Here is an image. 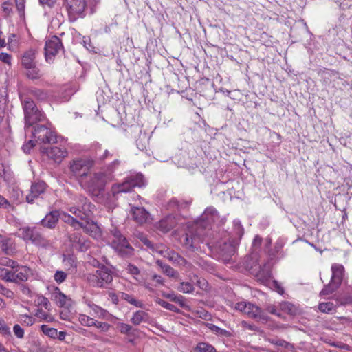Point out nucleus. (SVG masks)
Masks as SVG:
<instances>
[{
    "mask_svg": "<svg viewBox=\"0 0 352 352\" xmlns=\"http://www.w3.org/2000/svg\"><path fill=\"white\" fill-rule=\"evenodd\" d=\"M75 205L68 208L69 211L79 219L80 222L78 229L82 228L84 232L94 238L100 236L98 226L94 221H90L95 206L88 199L82 195L76 196Z\"/></svg>",
    "mask_w": 352,
    "mask_h": 352,
    "instance_id": "f257e3e1",
    "label": "nucleus"
},
{
    "mask_svg": "<svg viewBox=\"0 0 352 352\" xmlns=\"http://www.w3.org/2000/svg\"><path fill=\"white\" fill-rule=\"evenodd\" d=\"M112 180V175L104 172L89 173L79 183L80 187L94 199H99L104 191L106 185Z\"/></svg>",
    "mask_w": 352,
    "mask_h": 352,
    "instance_id": "f03ea898",
    "label": "nucleus"
},
{
    "mask_svg": "<svg viewBox=\"0 0 352 352\" xmlns=\"http://www.w3.org/2000/svg\"><path fill=\"white\" fill-rule=\"evenodd\" d=\"M94 165V161L89 157H78L69 162V169L79 184L90 173Z\"/></svg>",
    "mask_w": 352,
    "mask_h": 352,
    "instance_id": "7ed1b4c3",
    "label": "nucleus"
},
{
    "mask_svg": "<svg viewBox=\"0 0 352 352\" xmlns=\"http://www.w3.org/2000/svg\"><path fill=\"white\" fill-rule=\"evenodd\" d=\"M88 283L96 287H107L113 280V272L107 266L101 265L93 273L86 276Z\"/></svg>",
    "mask_w": 352,
    "mask_h": 352,
    "instance_id": "20e7f679",
    "label": "nucleus"
},
{
    "mask_svg": "<svg viewBox=\"0 0 352 352\" xmlns=\"http://www.w3.org/2000/svg\"><path fill=\"white\" fill-rule=\"evenodd\" d=\"M24 111L25 126H31L45 119L44 113L38 109L34 101L29 98H21Z\"/></svg>",
    "mask_w": 352,
    "mask_h": 352,
    "instance_id": "39448f33",
    "label": "nucleus"
},
{
    "mask_svg": "<svg viewBox=\"0 0 352 352\" xmlns=\"http://www.w3.org/2000/svg\"><path fill=\"white\" fill-rule=\"evenodd\" d=\"M144 185L143 175L135 173L127 176L122 183L112 186L111 191L113 195L121 192H129L135 187H141Z\"/></svg>",
    "mask_w": 352,
    "mask_h": 352,
    "instance_id": "423d86ee",
    "label": "nucleus"
},
{
    "mask_svg": "<svg viewBox=\"0 0 352 352\" xmlns=\"http://www.w3.org/2000/svg\"><path fill=\"white\" fill-rule=\"evenodd\" d=\"M19 234L25 241H31L37 246L49 248L52 245V243L45 238L35 227H23L19 229Z\"/></svg>",
    "mask_w": 352,
    "mask_h": 352,
    "instance_id": "0eeeda50",
    "label": "nucleus"
},
{
    "mask_svg": "<svg viewBox=\"0 0 352 352\" xmlns=\"http://www.w3.org/2000/svg\"><path fill=\"white\" fill-rule=\"evenodd\" d=\"M234 308L256 320L262 322L267 320V317L263 311L259 307L251 302L245 301L239 302L234 304Z\"/></svg>",
    "mask_w": 352,
    "mask_h": 352,
    "instance_id": "6e6552de",
    "label": "nucleus"
},
{
    "mask_svg": "<svg viewBox=\"0 0 352 352\" xmlns=\"http://www.w3.org/2000/svg\"><path fill=\"white\" fill-rule=\"evenodd\" d=\"M63 6L67 11L70 21L82 17L87 6L85 0H63Z\"/></svg>",
    "mask_w": 352,
    "mask_h": 352,
    "instance_id": "1a4fd4ad",
    "label": "nucleus"
},
{
    "mask_svg": "<svg viewBox=\"0 0 352 352\" xmlns=\"http://www.w3.org/2000/svg\"><path fill=\"white\" fill-rule=\"evenodd\" d=\"M113 239L111 245L121 256H126L132 254L133 248L130 245L127 240L120 232L116 230L112 231Z\"/></svg>",
    "mask_w": 352,
    "mask_h": 352,
    "instance_id": "9d476101",
    "label": "nucleus"
},
{
    "mask_svg": "<svg viewBox=\"0 0 352 352\" xmlns=\"http://www.w3.org/2000/svg\"><path fill=\"white\" fill-rule=\"evenodd\" d=\"M155 251L157 254L162 255L164 258H166L174 264L182 266L190 265L184 258L165 245H160L157 246Z\"/></svg>",
    "mask_w": 352,
    "mask_h": 352,
    "instance_id": "9b49d317",
    "label": "nucleus"
},
{
    "mask_svg": "<svg viewBox=\"0 0 352 352\" xmlns=\"http://www.w3.org/2000/svg\"><path fill=\"white\" fill-rule=\"evenodd\" d=\"M32 133L34 138L41 142L49 144L56 142L55 133L43 125L37 126Z\"/></svg>",
    "mask_w": 352,
    "mask_h": 352,
    "instance_id": "f8f14e48",
    "label": "nucleus"
},
{
    "mask_svg": "<svg viewBox=\"0 0 352 352\" xmlns=\"http://www.w3.org/2000/svg\"><path fill=\"white\" fill-rule=\"evenodd\" d=\"M62 50H63V46L60 39L56 36H52L45 43V53L46 60L49 62Z\"/></svg>",
    "mask_w": 352,
    "mask_h": 352,
    "instance_id": "ddd939ff",
    "label": "nucleus"
},
{
    "mask_svg": "<svg viewBox=\"0 0 352 352\" xmlns=\"http://www.w3.org/2000/svg\"><path fill=\"white\" fill-rule=\"evenodd\" d=\"M239 245V240H229L225 242L219 248V258L225 263L231 261L232 256L235 254Z\"/></svg>",
    "mask_w": 352,
    "mask_h": 352,
    "instance_id": "4468645a",
    "label": "nucleus"
},
{
    "mask_svg": "<svg viewBox=\"0 0 352 352\" xmlns=\"http://www.w3.org/2000/svg\"><path fill=\"white\" fill-rule=\"evenodd\" d=\"M126 270L133 276V278L138 284L143 285L144 288L148 291H153L152 285L146 281L145 278L141 274L140 269L137 266L133 264L129 263L126 267Z\"/></svg>",
    "mask_w": 352,
    "mask_h": 352,
    "instance_id": "2eb2a0df",
    "label": "nucleus"
},
{
    "mask_svg": "<svg viewBox=\"0 0 352 352\" xmlns=\"http://www.w3.org/2000/svg\"><path fill=\"white\" fill-rule=\"evenodd\" d=\"M182 244L183 245L190 250H195L198 248V246L202 239L197 234H195L192 230H188L183 236Z\"/></svg>",
    "mask_w": 352,
    "mask_h": 352,
    "instance_id": "dca6fc26",
    "label": "nucleus"
},
{
    "mask_svg": "<svg viewBox=\"0 0 352 352\" xmlns=\"http://www.w3.org/2000/svg\"><path fill=\"white\" fill-rule=\"evenodd\" d=\"M46 190V184L44 182H36L32 184L30 193L26 196L28 203H33L35 199L40 197Z\"/></svg>",
    "mask_w": 352,
    "mask_h": 352,
    "instance_id": "f3484780",
    "label": "nucleus"
},
{
    "mask_svg": "<svg viewBox=\"0 0 352 352\" xmlns=\"http://www.w3.org/2000/svg\"><path fill=\"white\" fill-rule=\"evenodd\" d=\"M45 153L50 159L56 163H60L68 155L67 149L58 146H52L47 148Z\"/></svg>",
    "mask_w": 352,
    "mask_h": 352,
    "instance_id": "a211bd4d",
    "label": "nucleus"
},
{
    "mask_svg": "<svg viewBox=\"0 0 352 352\" xmlns=\"http://www.w3.org/2000/svg\"><path fill=\"white\" fill-rule=\"evenodd\" d=\"M51 299L60 307L67 306L69 305V302L71 301V299L62 293L60 289L57 287H53L51 292Z\"/></svg>",
    "mask_w": 352,
    "mask_h": 352,
    "instance_id": "6ab92c4d",
    "label": "nucleus"
},
{
    "mask_svg": "<svg viewBox=\"0 0 352 352\" xmlns=\"http://www.w3.org/2000/svg\"><path fill=\"white\" fill-rule=\"evenodd\" d=\"M69 239L72 245L81 252L86 251L90 247V241L78 233L72 234Z\"/></svg>",
    "mask_w": 352,
    "mask_h": 352,
    "instance_id": "aec40b11",
    "label": "nucleus"
},
{
    "mask_svg": "<svg viewBox=\"0 0 352 352\" xmlns=\"http://www.w3.org/2000/svg\"><path fill=\"white\" fill-rule=\"evenodd\" d=\"M219 219V212L212 206L208 207L201 216V219L207 224L215 223Z\"/></svg>",
    "mask_w": 352,
    "mask_h": 352,
    "instance_id": "412c9836",
    "label": "nucleus"
},
{
    "mask_svg": "<svg viewBox=\"0 0 352 352\" xmlns=\"http://www.w3.org/2000/svg\"><path fill=\"white\" fill-rule=\"evenodd\" d=\"M331 272L332 275L331 280L333 284H336V285H340L344 272V266L341 264L334 263L331 265Z\"/></svg>",
    "mask_w": 352,
    "mask_h": 352,
    "instance_id": "4be33fe9",
    "label": "nucleus"
},
{
    "mask_svg": "<svg viewBox=\"0 0 352 352\" xmlns=\"http://www.w3.org/2000/svg\"><path fill=\"white\" fill-rule=\"evenodd\" d=\"M131 212L133 219L139 224L144 223L148 219L149 213L144 208H132Z\"/></svg>",
    "mask_w": 352,
    "mask_h": 352,
    "instance_id": "5701e85b",
    "label": "nucleus"
},
{
    "mask_svg": "<svg viewBox=\"0 0 352 352\" xmlns=\"http://www.w3.org/2000/svg\"><path fill=\"white\" fill-rule=\"evenodd\" d=\"M88 306L91 309L94 315L101 319L113 321L116 318L107 310L94 303L89 302Z\"/></svg>",
    "mask_w": 352,
    "mask_h": 352,
    "instance_id": "b1692460",
    "label": "nucleus"
},
{
    "mask_svg": "<svg viewBox=\"0 0 352 352\" xmlns=\"http://www.w3.org/2000/svg\"><path fill=\"white\" fill-rule=\"evenodd\" d=\"M31 274L30 269L27 266H19L14 269V278L15 281L14 283H19L21 281L28 280L30 274Z\"/></svg>",
    "mask_w": 352,
    "mask_h": 352,
    "instance_id": "393cba45",
    "label": "nucleus"
},
{
    "mask_svg": "<svg viewBox=\"0 0 352 352\" xmlns=\"http://www.w3.org/2000/svg\"><path fill=\"white\" fill-rule=\"evenodd\" d=\"M176 223L175 217L169 215L157 223V228L162 232H168L176 226Z\"/></svg>",
    "mask_w": 352,
    "mask_h": 352,
    "instance_id": "a878e982",
    "label": "nucleus"
},
{
    "mask_svg": "<svg viewBox=\"0 0 352 352\" xmlns=\"http://www.w3.org/2000/svg\"><path fill=\"white\" fill-rule=\"evenodd\" d=\"M59 218L58 211L50 212L41 221V224L47 228H53L56 226Z\"/></svg>",
    "mask_w": 352,
    "mask_h": 352,
    "instance_id": "bb28decb",
    "label": "nucleus"
},
{
    "mask_svg": "<svg viewBox=\"0 0 352 352\" xmlns=\"http://www.w3.org/2000/svg\"><path fill=\"white\" fill-rule=\"evenodd\" d=\"M35 51L29 50L21 57V63L25 68H31L36 65Z\"/></svg>",
    "mask_w": 352,
    "mask_h": 352,
    "instance_id": "cd10ccee",
    "label": "nucleus"
},
{
    "mask_svg": "<svg viewBox=\"0 0 352 352\" xmlns=\"http://www.w3.org/2000/svg\"><path fill=\"white\" fill-rule=\"evenodd\" d=\"M278 309L280 311H283V313H285V314H289L292 316H295L300 312L298 307H296L295 305H294L289 302H287V301L280 302L278 304Z\"/></svg>",
    "mask_w": 352,
    "mask_h": 352,
    "instance_id": "c85d7f7f",
    "label": "nucleus"
},
{
    "mask_svg": "<svg viewBox=\"0 0 352 352\" xmlns=\"http://www.w3.org/2000/svg\"><path fill=\"white\" fill-rule=\"evenodd\" d=\"M149 319L148 313L142 310H138L134 312L131 318V322L134 325H139L142 322H146Z\"/></svg>",
    "mask_w": 352,
    "mask_h": 352,
    "instance_id": "c756f323",
    "label": "nucleus"
},
{
    "mask_svg": "<svg viewBox=\"0 0 352 352\" xmlns=\"http://www.w3.org/2000/svg\"><path fill=\"white\" fill-rule=\"evenodd\" d=\"M0 249L8 255H12L15 252V245L14 241L10 238H7L0 245Z\"/></svg>",
    "mask_w": 352,
    "mask_h": 352,
    "instance_id": "7c9ffc66",
    "label": "nucleus"
},
{
    "mask_svg": "<svg viewBox=\"0 0 352 352\" xmlns=\"http://www.w3.org/2000/svg\"><path fill=\"white\" fill-rule=\"evenodd\" d=\"M156 264L160 267V268L162 270V272L164 274H166L168 276L172 277V278H177L179 274L177 271H175L173 267H171L170 265H168L166 264H164L162 261L157 260Z\"/></svg>",
    "mask_w": 352,
    "mask_h": 352,
    "instance_id": "2f4dec72",
    "label": "nucleus"
},
{
    "mask_svg": "<svg viewBox=\"0 0 352 352\" xmlns=\"http://www.w3.org/2000/svg\"><path fill=\"white\" fill-rule=\"evenodd\" d=\"M59 217L65 223L70 224L74 229L78 230L80 220L76 217V218L67 214L66 212H61L59 214Z\"/></svg>",
    "mask_w": 352,
    "mask_h": 352,
    "instance_id": "473e14b6",
    "label": "nucleus"
},
{
    "mask_svg": "<svg viewBox=\"0 0 352 352\" xmlns=\"http://www.w3.org/2000/svg\"><path fill=\"white\" fill-rule=\"evenodd\" d=\"M34 316L41 321H45L47 322H52L54 321V316L50 314L43 311L42 309H36Z\"/></svg>",
    "mask_w": 352,
    "mask_h": 352,
    "instance_id": "72a5a7b5",
    "label": "nucleus"
},
{
    "mask_svg": "<svg viewBox=\"0 0 352 352\" xmlns=\"http://www.w3.org/2000/svg\"><path fill=\"white\" fill-rule=\"evenodd\" d=\"M14 270H8L2 267H0V278L6 282H14L15 279L13 276Z\"/></svg>",
    "mask_w": 352,
    "mask_h": 352,
    "instance_id": "f704fd0d",
    "label": "nucleus"
},
{
    "mask_svg": "<svg viewBox=\"0 0 352 352\" xmlns=\"http://www.w3.org/2000/svg\"><path fill=\"white\" fill-rule=\"evenodd\" d=\"M190 203L188 201H180V200H178L177 199H172L169 204H168V207L170 209H177V210H180V209H183V208H187L188 206H189Z\"/></svg>",
    "mask_w": 352,
    "mask_h": 352,
    "instance_id": "c9c22d12",
    "label": "nucleus"
},
{
    "mask_svg": "<svg viewBox=\"0 0 352 352\" xmlns=\"http://www.w3.org/2000/svg\"><path fill=\"white\" fill-rule=\"evenodd\" d=\"M234 232L236 235V238L232 239L231 240H239V243L244 234V229L239 220H234Z\"/></svg>",
    "mask_w": 352,
    "mask_h": 352,
    "instance_id": "e433bc0d",
    "label": "nucleus"
},
{
    "mask_svg": "<svg viewBox=\"0 0 352 352\" xmlns=\"http://www.w3.org/2000/svg\"><path fill=\"white\" fill-rule=\"evenodd\" d=\"M195 351L196 352H218L212 345L207 342L199 343L196 346Z\"/></svg>",
    "mask_w": 352,
    "mask_h": 352,
    "instance_id": "4c0bfd02",
    "label": "nucleus"
},
{
    "mask_svg": "<svg viewBox=\"0 0 352 352\" xmlns=\"http://www.w3.org/2000/svg\"><path fill=\"white\" fill-rule=\"evenodd\" d=\"M78 320L82 325L89 327L96 324V320L85 314H79Z\"/></svg>",
    "mask_w": 352,
    "mask_h": 352,
    "instance_id": "58836bf2",
    "label": "nucleus"
},
{
    "mask_svg": "<svg viewBox=\"0 0 352 352\" xmlns=\"http://www.w3.org/2000/svg\"><path fill=\"white\" fill-rule=\"evenodd\" d=\"M122 298L124 300L127 301L131 305H133L136 307H139V308L144 307V303L142 301L137 300L135 298H134L131 295H129L128 294H123Z\"/></svg>",
    "mask_w": 352,
    "mask_h": 352,
    "instance_id": "ea45409f",
    "label": "nucleus"
},
{
    "mask_svg": "<svg viewBox=\"0 0 352 352\" xmlns=\"http://www.w3.org/2000/svg\"><path fill=\"white\" fill-rule=\"evenodd\" d=\"M155 302H157L158 305H161L162 307L169 310V311H173V312H175V313H179V309L175 307L174 305L173 304H170L162 299H160L159 298H156L155 299Z\"/></svg>",
    "mask_w": 352,
    "mask_h": 352,
    "instance_id": "a19ab883",
    "label": "nucleus"
},
{
    "mask_svg": "<svg viewBox=\"0 0 352 352\" xmlns=\"http://www.w3.org/2000/svg\"><path fill=\"white\" fill-rule=\"evenodd\" d=\"M41 331L44 334L49 336L51 338H56L58 336V330L55 328L50 327L46 324L41 326Z\"/></svg>",
    "mask_w": 352,
    "mask_h": 352,
    "instance_id": "79ce46f5",
    "label": "nucleus"
},
{
    "mask_svg": "<svg viewBox=\"0 0 352 352\" xmlns=\"http://www.w3.org/2000/svg\"><path fill=\"white\" fill-rule=\"evenodd\" d=\"M36 302L38 306H42L48 311L51 309L50 300L43 295H38L36 296Z\"/></svg>",
    "mask_w": 352,
    "mask_h": 352,
    "instance_id": "37998d69",
    "label": "nucleus"
},
{
    "mask_svg": "<svg viewBox=\"0 0 352 352\" xmlns=\"http://www.w3.org/2000/svg\"><path fill=\"white\" fill-rule=\"evenodd\" d=\"M318 309L321 312L330 314L335 311V306L331 302H321L318 305Z\"/></svg>",
    "mask_w": 352,
    "mask_h": 352,
    "instance_id": "c03bdc74",
    "label": "nucleus"
},
{
    "mask_svg": "<svg viewBox=\"0 0 352 352\" xmlns=\"http://www.w3.org/2000/svg\"><path fill=\"white\" fill-rule=\"evenodd\" d=\"M30 94L38 100H45L48 96L46 91L40 89H32L30 91Z\"/></svg>",
    "mask_w": 352,
    "mask_h": 352,
    "instance_id": "a18cd8bd",
    "label": "nucleus"
},
{
    "mask_svg": "<svg viewBox=\"0 0 352 352\" xmlns=\"http://www.w3.org/2000/svg\"><path fill=\"white\" fill-rule=\"evenodd\" d=\"M177 289L182 293L190 294L194 291V286L188 282H182Z\"/></svg>",
    "mask_w": 352,
    "mask_h": 352,
    "instance_id": "49530a36",
    "label": "nucleus"
},
{
    "mask_svg": "<svg viewBox=\"0 0 352 352\" xmlns=\"http://www.w3.org/2000/svg\"><path fill=\"white\" fill-rule=\"evenodd\" d=\"M340 285H336V284H333V283L331 280L330 283L324 285V288L320 292V295H328L331 293H333L337 288H338Z\"/></svg>",
    "mask_w": 352,
    "mask_h": 352,
    "instance_id": "de8ad7c7",
    "label": "nucleus"
},
{
    "mask_svg": "<svg viewBox=\"0 0 352 352\" xmlns=\"http://www.w3.org/2000/svg\"><path fill=\"white\" fill-rule=\"evenodd\" d=\"M20 322L23 325L31 326L35 323L36 320L32 316L23 314L20 316Z\"/></svg>",
    "mask_w": 352,
    "mask_h": 352,
    "instance_id": "09e8293b",
    "label": "nucleus"
},
{
    "mask_svg": "<svg viewBox=\"0 0 352 352\" xmlns=\"http://www.w3.org/2000/svg\"><path fill=\"white\" fill-rule=\"evenodd\" d=\"M102 149L100 148L96 153V157L98 161L103 162L110 156H112V154L110 153V151L107 149L104 150L102 153H100Z\"/></svg>",
    "mask_w": 352,
    "mask_h": 352,
    "instance_id": "8fccbe9b",
    "label": "nucleus"
},
{
    "mask_svg": "<svg viewBox=\"0 0 352 352\" xmlns=\"http://www.w3.org/2000/svg\"><path fill=\"white\" fill-rule=\"evenodd\" d=\"M27 72V76L31 79H36L40 77L39 69L35 65H33L31 68H25Z\"/></svg>",
    "mask_w": 352,
    "mask_h": 352,
    "instance_id": "3c124183",
    "label": "nucleus"
},
{
    "mask_svg": "<svg viewBox=\"0 0 352 352\" xmlns=\"http://www.w3.org/2000/svg\"><path fill=\"white\" fill-rule=\"evenodd\" d=\"M3 13L5 16H9L12 12V3L11 1H6L3 2L1 5Z\"/></svg>",
    "mask_w": 352,
    "mask_h": 352,
    "instance_id": "603ef678",
    "label": "nucleus"
},
{
    "mask_svg": "<svg viewBox=\"0 0 352 352\" xmlns=\"http://www.w3.org/2000/svg\"><path fill=\"white\" fill-rule=\"evenodd\" d=\"M0 265L7 266V267H10L12 268V270H14L18 267L19 264L15 261H13L12 259L8 258H1L0 260Z\"/></svg>",
    "mask_w": 352,
    "mask_h": 352,
    "instance_id": "864d4df0",
    "label": "nucleus"
},
{
    "mask_svg": "<svg viewBox=\"0 0 352 352\" xmlns=\"http://www.w3.org/2000/svg\"><path fill=\"white\" fill-rule=\"evenodd\" d=\"M94 327H96V328L100 329V331L102 333H106V332L109 331V330L111 327V326L109 324H108L107 322H100L96 320V324H94Z\"/></svg>",
    "mask_w": 352,
    "mask_h": 352,
    "instance_id": "5fc2aeb1",
    "label": "nucleus"
},
{
    "mask_svg": "<svg viewBox=\"0 0 352 352\" xmlns=\"http://www.w3.org/2000/svg\"><path fill=\"white\" fill-rule=\"evenodd\" d=\"M117 327L120 333L124 334H129L132 329V327L130 324L124 322L118 323Z\"/></svg>",
    "mask_w": 352,
    "mask_h": 352,
    "instance_id": "6e6d98bb",
    "label": "nucleus"
},
{
    "mask_svg": "<svg viewBox=\"0 0 352 352\" xmlns=\"http://www.w3.org/2000/svg\"><path fill=\"white\" fill-rule=\"evenodd\" d=\"M67 276V274L63 271H56L54 274V278L56 283H61L64 282Z\"/></svg>",
    "mask_w": 352,
    "mask_h": 352,
    "instance_id": "4d7b16f0",
    "label": "nucleus"
},
{
    "mask_svg": "<svg viewBox=\"0 0 352 352\" xmlns=\"http://www.w3.org/2000/svg\"><path fill=\"white\" fill-rule=\"evenodd\" d=\"M14 335L19 338H22L24 336V331L19 324H15L13 327Z\"/></svg>",
    "mask_w": 352,
    "mask_h": 352,
    "instance_id": "13d9d810",
    "label": "nucleus"
},
{
    "mask_svg": "<svg viewBox=\"0 0 352 352\" xmlns=\"http://www.w3.org/2000/svg\"><path fill=\"white\" fill-rule=\"evenodd\" d=\"M0 60L4 63L10 65L12 60V56L8 53L1 52L0 54Z\"/></svg>",
    "mask_w": 352,
    "mask_h": 352,
    "instance_id": "bf43d9fd",
    "label": "nucleus"
},
{
    "mask_svg": "<svg viewBox=\"0 0 352 352\" xmlns=\"http://www.w3.org/2000/svg\"><path fill=\"white\" fill-rule=\"evenodd\" d=\"M16 7L21 14H23L25 10V0H15Z\"/></svg>",
    "mask_w": 352,
    "mask_h": 352,
    "instance_id": "052dcab7",
    "label": "nucleus"
},
{
    "mask_svg": "<svg viewBox=\"0 0 352 352\" xmlns=\"http://www.w3.org/2000/svg\"><path fill=\"white\" fill-rule=\"evenodd\" d=\"M35 146V143L33 140L28 141L26 144H25L22 148L25 153H29L31 149Z\"/></svg>",
    "mask_w": 352,
    "mask_h": 352,
    "instance_id": "680f3d73",
    "label": "nucleus"
},
{
    "mask_svg": "<svg viewBox=\"0 0 352 352\" xmlns=\"http://www.w3.org/2000/svg\"><path fill=\"white\" fill-rule=\"evenodd\" d=\"M10 206V202L0 195V208L8 209Z\"/></svg>",
    "mask_w": 352,
    "mask_h": 352,
    "instance_id": "e2e57ef3",
    "label": "nucleus"
},
{
    "mask_svg": "<svg viewBox=\"0 0 352 352\" xmlns=\"http://www.w3.org/2000/svg\"><path fill=\"white\" fill-rule=\"evenodd\" d=\"M272 287L275 289V290L279 294H283L284 288L281 286V285L277 280H273Z\"/></svg>",
    "mask_w": 352,
    "mask_h": 352,
    "instance_id": "0e129e2a",
    "label": "nucleus"
},
{
    "mask_svg": "<svg viewBox=\"0 0 352 352\" xmlns=\"http://www.w3.org/2000/svg\"><path fill=\"white\" fill-rule=\"evenodd\" d=\"M175 302L179 304L180 305L181 307H187L186 302H185V298L184 296L179 295V296H177L175 301Z\"/></svg>",
    "mask_w": 352,
    "mask_h": 352,
    "instance_id": "69168bd1",
    "label": "nucleus"
},
{
    "mask_svg": "<svg viewBox=\"0 0 352 352\" xmlns=\"http://www.w3.org/2000/svg\"><path fill=\"white\" fill-rule=\"evenodd\" d=\"M270 274L269 272H264V271L259 272L256 274V276L258 277V278L262 281L267 280L270 277Z\"/></svg>",
    "mask_w": 352,
    "mask_h": 352,
    "instance_id": "338daca9",
    "label": "nucleus"
},
{
    "mask_svg": "<svg viewBox=\"0 0 352 352\" xmlns=\"http://www.w3.org/2000/svg\"><path fill=\"white\" fill-rule=\"evenodd\" d=\"M152 280H153L154 281L156 282L157 284L158 285H164V278L160 276V275H157V274H153L152 276Z\"/></svg>",
    "mask_w": 352,
    "mask_h": 352,
    "instance_id": "774afa93",
    "label": "nucleus"
}]
</instances>
